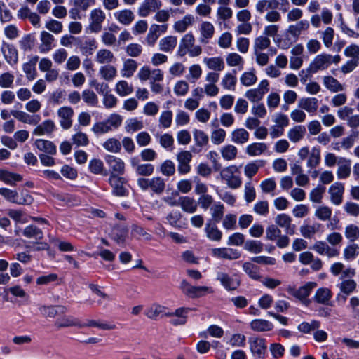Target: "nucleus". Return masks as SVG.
<instances>
[{
    "instance_id": "f257e3e1",
    "label": "nucleus",
    "mask_w": 359,
    "mask_h": 359,
    "mask_svg": "<svg viewBox=\"0 0 359 359\" xmlns=\"http://www.w3.org/2000/svg\"><path fill=\"white\" fill-rule=\"evenodd\" d=\"M341 60L339 55L332 56L329 54L318 55L310 63L307 72L309 73H316L320 70H325L332 64H337Z\"/></svg>"
},
{
    "instance_id": "f03ea898",
    "label": "nucleus",
    "mask_w": 359,
    "mask_h": 359,
    "mask_svg": "<svg viewBox=\"0 0 359 359\" xmlns=\"http://www.w3.org/2000/svg\"><path fill=\"white\" fill-rule=\"evenodd\" d=\"M240 174L239 168L236 165H230L221 170L220 177L229 188L236 189L242 184Z\"/></svg>"
},
{
    "instance_id": "7ed1b4c3",
    "label": "nucleus",
    "mask_w": 359,
    "mask_h": 359,
    "mask_svg": "<svg viewBox=\"0 0 359 359\" xmlns=\"http://www.w3.org/2000/svg\"><path fill=\"white\" fill-rule=\"evenodd\" d=\"M180 289L186 296L192 299L199 298L208 294H212L214 292V290L211 287L194 286L185 280H183L181 282Z\"/></svg>"
},
{
    "instance_id": "20e7f679",
    "label": "nucleus",
    "mask_w": 359,
    "mask_h": 359,
    "mask_svg": "<svg viewBox=\"0 0 359 359\" xmlns=\"http://www.w3.org/2000/svg\"><path fill=\"white\" fill-rule=\"evenodd\" d=\"M128 181L125 177L111 173L109 177V183L112 188V193L116 196H126L128 191L126 187Z\"/></svg>"
},
{
    "instance_id": "39448f33",
    "label": "nucleus",
    "mask_w": 359,
    "mask_h": 359,
    "mask_svg": "<svg viewBox=\"0 0 359 359\" xmlns=\"http://www.w3.org/2000/svg\"><path fill=\"white\" fill-rule=\"evenodd\" d=\"M309 27L310 25L308 20H302L294 24L290 25L285 30V34L297 41L300 35L306 32Z\"/></svg>"
},
{
    "instance_id": "423d86ee",
    "label": "nucleus",
    "mask_w": 359,
    "mask_h": 359,
    "mask_svg": "<svg viewBox=\"0 0 359 359\" xmlns=\"http://www.w3.org/2000/svg\"><path fill=\"white\" fill-rule=\"evenodd\" d=\"M212 255L219 259L235 260L241 257V253L237 249L217 248L212 249Z\"/></svg>"
},
{
    "instance_id": "0eeeda50",
    "label": "nucleus",
    "mask_w": 359,
    "mask_h": 359,
    "mask_svg": "<svg viewBox=\"0 0 359 359\" xmlns=\"http://www.w3.org/2000/svg\"><path fill=\"white\" fill-rule=\"evenodd\" d=\"M250 349L252 353L259 358H264L267 346L266 340L259 337H250L248 340Z\"/></svg>"
},
{
    "instance_id": "6e6552de",
    "label": "nucleus",
    "mask_w": 359,
    "mask_h": 359,
    "mask_svg": "<svg viewBox=\"0 0 359 359\" xmlns=\"http://www.w3.org/2000/svg\"><path fill=\"white\" fill-rule=\"evenodd\" d=\"M74 114V110L70 107H62L57 110L60 124L63 129L67 130L72 127Z\"/></svg>"
},
{
    "instance_id": "1a4fd4ad",
    "label": "nucleus",
    "mask_w": 359,
    "mask_h": 359,
    "mask_svg": "<svg viewBox=\"0 0 359 359\" xmlns=\"http://www.w3.org/2000/svg\"><path fill=\"white\" fill-rule=\"evenodd\" d=\"M162 6L161 0H144L138 8V15L140 17H147L151 13L160 9Z\"/></svg>"
},
{
    "instance_id": "9d476101",
    "label": "nucleus",
    "mask_w": 359,
    "mask_h": 359,
    "mask_svg": "<svg viewBox=\"0 0 359 359\" xmlns=\"http://www.w3.org/2000/svg\"><path fill=\"white\" fill-rule=\"evenodd\" d=\"M192 159V154L189 151H182L177 154L178 172L182 174H187L191 170L189 163Z\"/></svg>"
},
{
    "instance_id": "9b49d317",
    "label": "nucleus",
    "mask_w": 359,
    "mask_h": 359,
    "mask_svg": "<svg viewBox=\"0 0 359 359\" xmlns=\"http://www.w3.org/2000/svg\"><path fill=\"white\" fill-rule=\"evenodd\" d=\"M344 185L341 182H334L328 190L330 195V201L335 205H339L343 201Z\"/></svg>"
},
{
    "instance_id": "f8f14e48",
    "label": "nucleus",
    "mask_w": 359,
    "mask_h": 359,
    "mask_svg": "<svg viewBox=\"0 0 359 359\" xmlns=\"http://www.w3.org/2000/svg\"><path fill=\"white\" fill-rule=\"evenodd\" d=\"M312 249L321 255H327L328 257H335L339 255V250L332 248L325 241H317L312 246Z\"/></svg>"
},
{
    "instance_id": "ddd939ff",
    "label": "nucleus",
    "mask_w": 359,
    "mask_h": 359,
    "mask_svg": "<svg viewBox=\"0 0 359 359\" xmlns=\"http://www.w3.org/2000/svg\"><path fill=\"white\" fill-rule=\"evenodd\" d=\"M105 161L107 163L111 173L123 175L125 172V163L122 159L114 156L108 155L105 157Z\"/></svg>"
},
{
    "instance_id": "4468645a",
    "label": "nucleus",
    "mask_w": 359,
    "mask_h": 359,
    "mask_svg": "<svg viewBox=\"0 0 359 359\" xmlns=\"http://www.w3.org/2000/svg\"><path fill=\"white\" fill-rule=\"evenodd\" d=\"M105 18V13L100 8L93 10L90 13V29L95 32H100L102 29V24Z\"/></svg>"
},
{
    "instance_id": "2eb2a0df",
    "label": "nucleus",
    "mask_w": 359,
    "mask_h": 359,
    "mask_svg": "<svg viewBox=\"0 0 359 359\" xmlns=\"http://www.w3.org/2000/svg\"><path fill=\"white\" fill-rule=\"evenodd\" d=\"M11 114L19 121L33 126L37 125L41 120L39 115H30L19 110H11Z\"/></svg>"
},
{
    "instance_id": "dca6fc26",
    "label": "nucleus",
    "mask_w": 359,
    "mask_h": 359,
    "mask_svg": "<svg viewBox=\"0 0 359 359\" xmlns=\"http://www.w3.org/2000/svg\"><path fill=\"white\" fill-rule=\"evenodd\" d=\"M56 126L53 121L50 119L45 120L40 124H37L36 127L33 130L34 135L42 136L50 135L55 130Z\"/></svg>"
},
{
    "instance_id": "f3484780",
    "label": "nucleus",
    "mask_w": 359,
    "mask_h": 359,
    "mask_svg": "<svg viewBox=\"0 0 359 359\" xmlns=\"http://www.w3.org/2000/svg\"><path fill=\"white\" fill-rule=\"evenodd\" d=\"M41 314L45 318H54L59 314L66 313L67 308L62 305L46 306L43 305L39 307Z\"/></svg>"
},
{
    "instance_id": "a211bd4d",
    "label": "nucleus",
    "mask_w": 359,
    "mask_h": 359,
    "mask_svg": "<svg viewBox=\"0 0 359 359\" xmlns=\"http://www.w3.org/2000/svg\"><path fill=\"white\" fill-rule=\"evenodd\" d=\"M275 222L278 226L285 229L286 233L293 235L295 232V225L292 224V218L284 213L278 215L275 218Z\"/></svg>"
},
{
    "instance_id": "6ab92c4d",
    "label": "nucleus",
    "mask_w": 359,
    "mask_h": 359,
    "mask_svg": "<svg viewBox=\"0 0 359 359\" xmlns=\"http://www.w3.org/2000/svg\"><path fill=\"white\" fill-rule=\"evenodd\" d=\"M195 42L194 36L191 32H189L186 34L180 40L177 55L179 57H184L187 53L188 50L193 46Z\"/></svg>"
},
{
    "instance_id": "aec40b11",
    "label": "nucleus",
    "mask_w": 359,
    "mask_h": 359,
    "mask_svg": "<svg viewBox=\"0 0 359 359\" xmlns=\"http://www.w3.org/2000/svg\"><path fill=\"white\" fill-rule=\"evenodd\" d=\"M217 280L227 290H235L240 285V282L231 278L228 273L224 272L217 273Z\"/></svg>"
},
{
    "instance_id": "412c9836",
    "label": "nucleus",
    "mask_w": 359,
    "mask_h": 359,
    "mask_svg": "<svg viewBox=\"0 0 359 359\" xmlns=\"http://www.w3.org/2000/svg\"><path fill=\"white\" fill-rule=\"evenodd\" d=\"M191 310L189 308L181 307L175 311V312H170V317H174L170 320V323L173 325H184L187 322V315Z\"/></svg>"
},
{
    "instance_id": "4be33fe9",
    "label": "nucleus",
    "mask_w": 359,
    "mask_h": 359,
    "mask_svg": "<svg viewBox=\"0 0 359 359\" xmlns=\"http://www.w3.org/2000/svg\"><path fill=\"white\" fill-rule=\"evenodd\" d=\"M39 60V57L35 55L29 59L27 62L22 65V69L28 81H33L37 76L36 65Z\"/></svg>"
},
{
    "instance_id": "5701e85b",
    "label": "nucleus",
    "mask_w": 359,
    "mask_h": 359,
    "mask_svg": "<svg viewBox=\"0 0 359 359\" xmlns=\"http://www.w3.org/2000/svg\"><path fill=\"white\" fill-rule=\"evenodd\" d=\"M201 38L199 39L201 43L206 44L215 34V27L209 22H203L199 27Z\"/></svg>"
},
{
    "instance_id": "b1692460",
    "label": "nucleus",
    "mask_w": 359,
    "mask_h": 359,
    "mask_svg": "<svg viewBox=\"0 0 359 359\" xmlns=\"http://www.w3.org/2000/svg\"><path fill=\"white\" fill-rule=\"evenodd\" d=\"M167 308L160 304H153L148 308L145 315L150 319L156 320L159 317L168 316L171 314L166 312Z\"/></svg>"
},
{
    "instance_id": "393cba45",
    "label": "nucleus",
    "mask_w": 359,
    "mask_h": 359,
    "mask_svg": "<svg viewBox=\"0 0 359 359\" xmlns=\"http://www.w3.org/2000/svg\"><path fill=\"white\" fill-rule=\"evenodd\" d=\"M231 141L237 144H244L250 137L249 133L243 128H236L230 134Z\"/></svg>"
},
{
    "instance_id": "a878e982",
    "label": "nucleus",
    "mask_w": 359,
    "mask_h": 359,
    "mask_svg": "<svg viewBox=\"0 0 359 359\" xmlns=\"http://www.w3.org/2000/svg\"><path fill=\"white\" fill-rule=\"evenodd\" d=\"M2 52L6 60L11 65H15L18 62V53L17 49L11 44H4Z\"/></svg>"
},
{
    "instance_id": "bb28decb",
    "label": "nucleus",
    "mask_w": 359,
    "mask_h": 359,
    "mask_svg": "<svg viewBox=\"0 0 359 359\" xmlns=\"http://www.w3.org/2000/svg\"><path fill=\"white\" fill-rule=\"evenodd\" d=\"M177 44V38L175 36H167L159 41V50L165 53H172Z\"/></svg>"
},
{
    "instance_id": "cd10ccee",
    "label": "nucleus",
    "mask_w": 359,
    "mask_h": 359,
    "mask_svg": "<svg viewBox=\"0 0 359 359\" xmlns=\"http://www.w3.org/2000/svg\"><path fill=\"white\" fill-rule=\"evenodd\" d=\"M115 19L121 25H129L135 19L133 12L129 9H123L114 13Z\"/></svg>"
},
{
    "instance_id": "c85d7f7f",
    "label": "nucleus",
    "mask_w": 359,
    "mask_h": 359,
    "mask_svg": "<svg viewBox=\"0 0 359 359\" xmlns=\"http://www.w3.org/2000/svg\"><path fill=\"white\" fill-rule=\"evenodd\" d=\"M138 67L137 62L133 59H126L123 62L121 74L123 78H130L133 76Z\"/></svg>"
},
{
    "instance_id": "c756f323",
    "label": "nucleus",
    "mask_w": 359,
    "mask_h": 359,
    "mask_svg": "<svg viewBox=\"0 0 359 359\" xmlns=\"http://www.w3.org/2000/svg\"><path fill=\"white\" fill-rule=\"evenodd\" d=\"M298 106L309 113L314 114L318 109V101L316 97L302 98L298 102Z\"/></svg>"
},
{
    "instance_id": "7c9ffc66",
    "label": "nucleus",
    "mask_w": 359,
    "mask_h": 359,
    "mask_svg": "<svg viewBox=\"0 0 359 359\" xmlns=\"http://www.w3.org/2000/svg\"><path fill=\"white\" fill-rule=\"evenodd\" d=\"M116 60V57L114 54L109 50L107 49H100L99 50L95 55V61L98 64L104 65H110L114 62Z\"/></svg>"
},
{
    "instance_id": "2f4dec72",
    "label": "nucleus",
    "mask_w": 359,
    "mask_h": 359,
    "mask_svg": "<svg viewBox=\"0 0 359 359\" xmlns=\"http://www.w3.org/2000/svg\"><path fill=\"white\" fill-rule=\"evenodd\" d=\"M34 146L41 151L49 155H55L57 152L55 145L51 141L38 139L34 142Z\"/></svg>"
},
{
    "instance_id": "473e14b6",
    "label": "nucleus",
    "mask_w": 359,
    "mask_h": 359,
    "mask_svg": "<svg viewBox=\"0 0 359 359\" xmlns=\"http://www.w3.org/2000/svg\"><path fill=\"white\" fill-rule=\"evenodd\" d=\"M316 286V283L308 282L303 286L300 287L298 290H293L291 292V294L301 300H304L309 296L312 290Z\"/></svg>"
},
{
    "instance_id": "72a5a7b5",
    "label": "nucleus",
    "mask_w": 359,
    "mask_h": 359,
    "mask_svg": "<svg viewBox=\"0 0 359 359\" xmlns=\"http://www.w3.org/2000/svg\"><path fill=\"white\" fill-rule=\"evenodd\" d=\"M306 133L305 126L297 125L288 130L287 137L292 142L297 143L304 137Z\"/></svg>"
},
{
    "instance_id": "f704fd0d",
    "label": "nucleus",
    "mask_w": 359,
    "mask_h": 359,
    "mask_svg": "<svg viewBox=\"0 0 359 359\" xmlns=\"http://www.w3.org/2000/svg\"><path fill=\"white\" fill-rule=\"evenodd\" d=\"M178 204L183 211L188 213L195 212L198 207L196 201L189 196L180 197Z\"/></svg>"
},
{
    "instance_id": "c9c22d12",
    "label": "nucleus",
    "mask_w": 359,
    "mask_h": 359,
    "mask_svg": "<svg viewBox=\"0 0 359 359\" xmlns=\"http://www.w3.org/2000/svg\"><path fill=\"white\" fill-rule=\"evenodd\" d=\"M351 161L345 158H340L338 162L339 167L337 171V177L340 180L346 179L351 175Z\"/></svg>"
},
{
    "instance_id": "e433bc0d",
    "label": "nucleus",
    "mask_w": 359,
    "mask_h": 359,
    "mask_svg": "<svg viewBox=\"0 0 359 359\" xmlns=\"http://www.w3.org/2000/svg\"><path fill=\"white\" fill-rule=\"evenodd\" d=\"M54 326L58 330L69 327H79V320L72 316H63L55 321Z\"/></svg>"
},
{
    "instance_id": "4c0bfd02",
    "label": "nucleus",
    "mask_w": 359,
    "mask_h": 359,
    "mask_svg": "<svg viewBox=\"0 0 359 359\" xmlns=\"http://www.w3.org/2000/svg\"><path fill=\"white\" fill-rule=\"evenodd\" d=\"M40 39L41 42L39 46L40 52L45 53L50 51L53 48L54 36L49 32L43 31L41 32Z\"/></svg>"
},
{
    "instance_id": "58836bf2",
    "label": "nucleus",
    "mask_w": 359,
    "mask_h": 359,
    "mask_svg": "<svg viewBox=\"0 0 359 359\" xmlns=\"http://www.w3.org/2000/svg\"><path fill=\"white\" fill-rule=\"evenodd\" d=\"M242 268L243 271L252 279L258 280L261 278L260 269L253 262H245Z\"/></svg>"
},
{
    "instance_id": "ea45409f",
    "label": "nucleus",
    "mask_w": 359,
    "mask_h": 359,
    "mask_svg": "<svg viewBox=\"0 0 359 359\" xmlns=\"http://www.w3.org/2000/svg\"><path fill=\"white\" fill-rule=\"evenodd\" d=\"M117 69L111 65H102L99 69L100 76L107 81L114 80L117 76Z\"/></svg>"
},
{
    "instance_id": "a19ab883",
    "label": "nucleus",
    "mask_w": 359,
    "mask_h": 359,
    "mask_svg": "<svg viewBox=\"0 0 359 359\" xmlns=\"http://www.w3.org/2000/svg\"><path fill=\"white\" fill-rule=\"evenodd\" d=\"M203 62L209 69L213 71L221 72L223 71L225 67L224 62L220 57H205Z\"/></svg>"
},
{
    "instance_id": "79ce46f5",
    "label": "nucleus",
    "mask_w": 359,
    "mask_h": 359,
    "mask_svg": "<svg viewBox=\"0 0 359 359\" xmlns=\"http://www.w3.org/2000/svg\"><path fill=\"white\" fill-rule=\"evenodd\" d=\"M279 6L278 0H259L255 4V9L259 14L271 9H276Z\"/></svg>"
},
{
    "instance_id": "37998d69",
    "label": "nucleus",
    "mask_w": 359,
    "mask_h": 359,
    "mask_svg": "<svg viewBox=\"0 0 359 359\" xmlns=\"http://www.w3.org/2000/svg\"><path fill=\"white\" fill-rule=\"evenodd\" d=\"M22 177L17 173L11 172L5 170H0V181L10 185H15V182H21Z\"/></svg>"
},
{
    "instance_id": "c03bdc74",
    "label": "nucleus",
    "mask_w": 359,
    "mask_h": 359,
    "mask_svg": "<svg viewBox=\"0 0 359 359\" xmlns=\"http://www.w3.org/2000/svg\"><path fill=\"white\" fill-rule=\"evenodd\" d=\"M115 91L119 96L126 97L133 92V86L125 80H120L115 85Z\"/></svg>"
},
{
    "instance_id": "a18cd8bd",
    "label": "nucleus",
    "mask_w": 359,
    "mask_h": 359,
    "mask_svg": "<svg viewBox=\"0 0 359 359\" xmlns=\"http://www.w3.org/2000/svg\"><path fill=\"white\" fill-rule=\"evenodd\" d=\"M250 328L255 332L270 331L273 329V324L266 320L255 319L250 324Z\"/></svg>"
},
{
    "instance_id": "49530a36",
    "label": "nucleus",
    "mask_w": 359,
    "mask_h": 359,
    "mask_svg": "<svg viewBox=\"0 0 359 359\" xmlns=\"http://www.w3.org/2000/svg\"><path fill=\"white\" fill-rule=\"evenodd\" d=\"M267 149V146L264 142H254L246 147V153L250 156H259Z\"/></svg>"
},
{
    "instance_id": "de8ad7c7",
    "label": "nucleus",
    "mask_w": 359,
    "mask_h": 359,
    "mask_svg": "<svg viewBox=\"0 0 359 359\" xmlns=\"http://www.w3.org/2000/svg\"><path fill=\"white\" fill-rule=\"evenodd\" d=\"M237 79L236 76V71L226 73L222 79V86L226 90H234L236 85Z\"/></svg>"
},
{
    "instance_id": "09e8293b",
    "label": "nucleus",
    "mask_w": 359,
    "mask_h": 359,
    "mask_svg": "<svg viewBox=\"0 0 359 359\" xmlns=\"http://www.w3.org/2000/svg\"><path fill=\"white\" fill-rule=\"evenodd\" d=\"M193 22L194 17L191 15H187L182 20L175 22L173 27L175 32L182 33L184 32Z\"/></svg>"
},
{
    "instance_id": "8fccbe9b",
    "label": "nucleus",
    "mask_w": 359,
    "mask_h": 359,
    "mask_svg": "<svg viewBox=\"0 0 359 359\" xmlns=\"http://www.w3.org/2000/svg\"><path fill=\"white\" fill-rule=\"evenodd\" d=\"M332 297V292L330 289L321 287L317 290L314 299L319 304H327Z\"/></svg>"
},
{
    "instance_id": "3c124183",
    "label": "nucleus",
    "mask_w": 359,
    "mask_h": 359,
    "mask_svg": "<svg viewBox=\"0 0 359 359\" xmlns=\"http://www.w3.org/2000/svg\"><path fill=\"white\" fill-rule=\"evenodd\" d=\"M323 84L328 90L334 93L342 91L344 90L342 84L331 76H326L323 77Z\"/></svg>"
},
{
    "instance_id": "603ef678",
    "label": "nucleus",
    "mask_w": 359,
    "mask_h": 359,
    "mask_svg": "<svg viewBox=\"0 0 359 359\" xmlns=\"http://www.w3.org/2000/svg\"><path fill=\"white\" fill-rule=\"evenodd\" d=\"M81 97L83 102L88 106L97 107L99 102L97 94L90 89H86L82 92Z\"/></svg>"
},
{
    "instance_id": "864d4df0",
    "label": "nucleus",
    "mask_w": 359,
    "mask_h": 359,
    "mask_svg": "<svg viewBox=\"0 0 359 359\" xmlns=\"http://www.w3.org/2000/svg\"><path fill=\"white\" fill-rule=\"evenodd\" d=\"M207 237L212 241H219L222 237V231L215 224L207 223L205 228Z\"/></svg>"
},
{
    "instance_id": "5fc2aeb1",
    "label": "nucleus",
    "mask_w": 359,
    "mask_h": 359,
    "mask_svg": "<svg viewBox=\"0 0 359 359\" xmlns=\"http://www.w3.org/2000/svg\"><path fill=\"white\" fill-rule=\"evenodd\" d=\"M128 234V229L124 226H115L111 232V238L118 244H123L126 241Z\"/></svg>"
},
{
    "instance_id": "6e6d98bb",
    "label": "nucleus",
    "mask_w": 359,
    "mask_h": 359,
    "mask_svg": "<svg viewBox=\"0 0 359 359\" xmlns=\"http://www.w3.org/2000/svg\"><path fill=\"white\" fill-rule=\"evenodd\" d=\"M150 189L156 194H161L165 189V182L161 177L150 178Z\"/></svg>"
},
{
    "instance_id": "4d7b16f0",
    "label": "nucleus",
    "mask_w": 359,
    "mask_h": 359,
    "mask_svg": "<svg viewBox=\"0 0 359 359\" xmlns=\"http://www.w3.org/2000/svg\"><path fill=\"white\" fill-rule=\"evenodd\" d=\"M264 165V162L263 161H257L250 163H248L244 168V173L245 176L251 179L254 175H255L259 168L263 167Z\"/></svg>"
},
{
    "instance_id": "13d9d810",
    "label": "nucleus",
    "mask_w": 359,
    "mask_h": 359,
    "mask_svg": "<svg viewBox=\"0 0 359 359\" xmlns=\"http://www.w3.org/2000/svg\"><path fill=\"white\" fill-rule=\"evenodd\" d=\"M320 162V149L318 147H313L309 156L307 166L311 168L317 167Z\"/></svg>"
},
{
    "instance_id": "bf43d9fd",
    "label": "nucleus",
    "mask_w": 359,
    "mask_h": 359,
    "mask_svg": "<svg viewBox=\"0 0 359 359\" xmlns=\"http://www.w3.org/2000/svg\"><path fill=\"white\" fill-rule=\"evenodd\" d=\"M220 151L222 158L226 161L234 160L238 154V149L233 144L222 147Z\"/></svg>"
},
{
    "instance_id": "052dcab7",
    "label": "nucleus",
    "mask_w": 359,
    "mask_h": 359,
    "mask_svg": "<svg viewBox=\"0 0 359 359\" xmlns=\"http://www.w3.org/2000/svg\"><path fill=\"white\" fill-rule=\"evenodd\" d=\"M22 234L28 238L41 240L43 237L42 231L34 225H29L25 228Z\"/></svg>"
},
{
    "instance_id": "680f3d73",
    "label": "nucleus",
    "mask_w": 359,
    "mask_h": 359,
    "mask_svg": "<svg viewBox=\"0 0 359 359\" xmlns=\"http://www.w3.org/2000/svg\"><path fill=\"white\" fill-rule=\"evenodd\" d=\"M102 146L104 149L111 153H118L121 149V142L115 137L107 139L102 144Z\"/></svg>"
},
{
    "instance_id": "e2e57ef3",
    "label": "nucleus",
    "mask_w": 359,
    "mask_h": 359,
    "mask_svg": "<svg viewBox=\"0 0 359 359\" xmlns=\"http://www.w3.org/2000/svg\"><path fill=\"white\" fill-rule=\"evenodd\" d=\"M194 140L197 147H203L208 144V135L201 130L195 129L193 131Z\"/></svg>"
},
{
    "instance_id": "0e129e2a",
    "label": "nucleus",
    "mask_w": 359,
    "mask_h": 359,
    "mask_svg": "<svg viewBox=\"0 0 359 359\" xmlns=\"http://www.w3.org/2000/svg\"><path fill=\"white\" fill-rule=\"evenodd\" d=\"M244 249L254 254H259L263 251L264 245L259 241L248 240L245 243Z\"/></svg>"
},
{
    "instance_id": "69168bd1",
    "label": "nucleus",
    "mask_w": 359,
    "mask_h": 359,
    "mask_svg": "<svg viewBox=\"0 0 359 359\" xmlns=\"http://www.w3.org/2000/svg\"><path fill=\"white\" fill-rule=\"evenodd\" d=\"M332 214V209L326 205H321L315 210V216L321 221H327L330 219Z\"/></svg>"
},
{
    "instance_id": "338daca9",
    "label": "nucleus",
    "mask_w": 359,
    "mask_h": 359,
    "mask_svg": "<svg viewBox=\"0 0 359 359\" xmlns=\"http://www.w3.org/2000/svg\"><path fill=\"white\" fill-rule=\"evenodd\" d=\"M344 234L348 241L353 243L359 238V227L355 224H348L345 227Z\"/></svg>"
},
{
    "instance_id": "774afa93",
    "label": "nucleus",
    "mask_w": 359,
    "mask_h": 359,
    "mask_svg": "<svg viewBox=\"0 0 359 359\" xmlns=\"http://www.w3.org/2000/svg\"><path fill=\"white\" fill-rule=\"evenodd\" d=\"M325 192V187L321 185H318L311 191L309 194V198L313 203H320Z\"/></svg>"
}]
</instances>
